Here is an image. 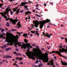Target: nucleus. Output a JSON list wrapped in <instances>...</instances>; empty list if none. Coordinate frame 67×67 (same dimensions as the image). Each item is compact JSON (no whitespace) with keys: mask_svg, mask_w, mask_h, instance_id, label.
Segmentation results:
<instances>
[{"mask_svg":"<svg viewBox=\"0 0 67 67\" xmlns=\"http://www.w3.org/2000/svg\"><path fill=\"white\" fill-rule=\"evenodd\" d=\"M36 63H38V60H36Z\"/></svg>","mask_w":67,"mask_h":67,"instance_id":"obj_52","label":"nucleus"},{"mask_svg":"<svg viewBox=\"0 0 67 67\" xmlns=\"http://www.w3.org/2000/svg\"><path fill=\"white\" fill-rule=\"evenodd\" d=\"M21 25V24H19V25H18L19 27L20 28V27H22V26Z\"/></svg>","mask_w":67,"mask_h":67,"instance_id":"obj_34","label":"nucleus"},{"mask_svg":"<svg viewBox=\"0 0 67 67\" xmlns=\"http://www.w3.org/2000/svg\"><path fill=\"white\" fill-rule=\"evenodd\" d=\"M4 18H5L6 21H9V19L7 18V16H5L4 17Z\"/></svg>","mask_w":67,"mask_h":67,"instance_id":"obj_27","label":"nucleus"},{"mask_svg":"<svg viewBox=\"0 0 67 67\" xmlns=\"http://www.w3.org/2000/svg\"><path fill=\"white\" fill-rule=\"evenodd\" d=\"M13 65H15V66H18V65H17V64H16V63H15L13 64Z\"/></svg>","mask_w":67,"mask_h":67,"instance_id":"obj_39","label":"nucleus"},{"mask_svg":"<svg viewBox=\"0 0 67 67\" xmlns=\"http://www.w3.org/2000/svg\"><path fill=\"white\" fill-rule=\"evenodd\" d=\"M59 55H60V56H62V57H63L64 58H65V59H67V58L66 56H64V55H63L60 54V53L59 54Z\"/></svg>","mask_w":67,"mask_h":67,"instance_id":"obj_15","label":"nucleus"},{"mask_svg":"<svg viewBox=\"0 0 67 67\" xmlns=\"http://www.w3.org/2000/svg\"><path fill=\"white\" fill-rule=\"evenodd\" d=\"M62 52H63V50L60 49V50H59V52L57 51L55 52V51H52V53H57V54H58V55H59V54H60V53H62Z\"/></svg>","mask_w":67,"mask_h":67,"instance_id":"obj_6","label":"nucleus"},{"mask_svg":"<svg viewBox=\"0 0 67 67\" xmlns=\"http://www.w3.org/2000/svg\"><path fill=\"white\" fill-rule=\"evenodd\" d=\"M20 23V21H19L18 22V23H17V25H16V26H17V25H19V24Z\"/></svg>","mask_w":67,"mask_h":67,"instance_id":"obj_38","label":"nucleus"},{"mask_svg":"<svg viewBox=\"0 0 67 67\" xmlns=\"http://www.w3.org/2000/svg\"><path fill=\"white\" fill-rule=\"evenodd\" d=\"M20 9H18L16 11V12L15 13V14H18V13L20 12Z\"/></svg>","mask_w":67,"mask_h":67,"instance_id":"obj_22","label":"nucleus"},{"mask_svg":"<svg viewBox=\"0 0 67 67\" xmlns=\"http://www.w3.org/2000/svg\"><path fill=\"white\" fill-rule=\"evenodd\" d=\"M4 31V29H3L2 30H1V31L2 32H3Z\"/></svg>","mask_w":67,"mask_h":67,"instance_id":"obj_42","label":"nucleus"},{"mask_svg":"<svg viewBox=\"0 0 67 67\" xmlns=\"http://www.w3.org/2000/svg\"><path fill=\"white\" fill-rule=\"evenodd\" d=\"M11 31L12 32H13L14 31H17V30L16 29H13L11 30Z\"/></svg>","mask_w":67,"mask_h":67,"instance_id":"obj_32","label":"nucleus"},{"mask_svg":"<svg viewBox=\"0 0 67 67\" xmlns=\"http://www.w3.org/2000/svg\"><path fill=\"white\" fill-rule=\"evenodd\" d=\"M18 45L19 46H22V43H20V42H18Z\"/></svg>","mask_w":67,"mask_h":67,"instance_id":"obj_25","label":"nucleus"},{"mask_svg":"<svg viewBox=\"0 0 67 67\" xmlns=\"http://www.w3.org/2000/svg\"><path fill=\"white\" fill-rule=\"evenodd\" d=\"M35 15L38 17H39V18H41V16L36 14H35Z\"/></svg>","mask_w":67,"mask_h":67,"instance_id":"obj_33","label":"nucleus"},{"mask_svg":"<svg viewBox=\"0 0 67 67\" xmlns=\"http://www.w3.org/2000/svg\"><path fill=\"white\" fill-rule=\"evenodd\" d=\"M13 54H14V55H15V54H16H16H17V53H16V52H13Z\"/></svg>","mask_w":67,"mask_h":67,"instance_id":"obj_47","label":"nucleus"},{"mask_svg":"<svg viewBox=\"0 0 67 67\" xmlns=\"http://www.w3.org/2000/svg\"><path fill=\"white\" fill-rule=\"evenodd\" d=\"M44 6H45V7H46V5H46V3L44 4Z\"/></svg>","mask_w":67,"mask_h":67,"instance_id":"obj_59","label":"nucleus"},{"mask_svg":"<svg viewBox=\"0 0 67 67\" xmlns=\"http://www.w3.org/2000/svg\"><path fill=\"white\" fill-rule=\"evenodd\" d=\"M3 5V4H0V8H2L1 7H2V6Z\"/></svg>","mask_w":67,"mask_h":67,"instance_id":"obj_35","label":"nucleus"},{"mask_svg":"<svg viewBox=\"0 0 67 67\" xmlns=\"http://www.w3.org/2000/svg\"><path fill=\"white\" fill-rule=\"evenodd\" d=\"M39 32V31H36V35H38V36H39V35H40V34H38V33Z\"/></svg>","mask_w":67,"mask_h":67,"instance_id":"obj_21","label":"nucleus"},{"mask_svg":"<svg viewBox=\"0 0 67 67\" xmlns=\"http://www.w3.org/2000/svg\"><path fill=\"white\" fill-rule=\"evenodd\" d=\"M50 63H51V62H49V63H48L47 64V65H49L51 64H50Z\"/></svg>","mask_w":67,"mask_h":67,"instance_id":"obj_41","label":"nucleus"},{"mask_svg":"<svg viewBox=\"0 0 67 67\" xmlns=\"http://www.w3.org/2000/svg\"><path fill=\"white\" fill-rule=\"evenodd\" d=\"M38 4H36V7H38Z\"/></svg>","mask_w":67,"mask_h":67,"instance_id":"obj_55","label":"nucleus"},{"mask_svg":"<svg viewBox=\"0 0 67 67\" xmlns=\"http://www.w3.org/2000/svg\"><path fill=\"white\" fill-rule=\"evenodd\" d=\"M9 34H10L11 35H12V36H14V38H15V39L16 41H18V38H19V35H16V37L15 36H14V35L11 34V33H9Z\"/></svg>","mask_w":67,"mask_h":67,"instance_id":"obj_8","label":"nucleus"},{"mask_svg":"<svg viewBox=\"0 0 67 67\" xmlns=\"http://www.w3.org/2000/svg\"><path fill=\"white\" fill-rule=\"evenodd\" d=\"M15 27H16V28H18V29H20V27H19L18 25V26Z\"/></svg>","mask_w":67,"mask_h":67,"instance_id":"obj_40","label":"nucleus"},{"mask_svg":"<svg viewBox=\"0 0 67 67\" xmlns=\"http://www.w3.org/2000/svg\"><path fill=\"white\" fill-rule=\"evenodd\" d=\"M13 10H14V12H15L16 11V10L15 8H14Z\"/></svg>","mask_w":67,"mask_h":67,"instance_id":"obj_49","label":"nucleus"},{"mask_svg":"<svg viewBox=\"0 0 67 67\" xmlns=\"http://www.w3.org/2000/svg\"><path fill=\"white\" fill-rule=\"evenodd\" d=\"M33 36V34H31L30 35V36Z\"/></svg>","mask_w":67,"mask_h":67,"instance_id":"obj_60","label":"nucleus"},{"mask_svg":"<svg viewBox=\"0 0 67 67\" xmlns=\"http://www.w3.org/2000/svg\"><path fill=\"white\" fill-rule=\"evenodd\" d=\"M46 55H48V53H46Z\"/></svg>","mask_w":67,"mask_h":67,"instance_id":"obj_64","label":"nucleus"},{"mask_svg":"<svg viewBox=\"0 0 67 67\" xmlns=\"http://www.w3.org/2000/svg\"><path fill=\"white\" fill-rule=\"evenodd\" d=\"M10 22H12V23L13 25H15V24H16V23L17 21H18V20L17 19H15L14 20H13V19H12V18L10 19Z\"/></svg>","mask_w":67,"mask_h":67,"instance_id":"obj_4","label":"nucleus"},{"mask_svg":"<svg viewBox=\"0 0 67 67\" xmlns=\"http://www.w3.org/2000/svg\"><path fill=\"white\" fill-rule=\"evenodd\" d=\"M7 26H10V25H9V23H7Z\"/></svg>","mask_w":67,"mask_h":67,"instance_id":"obj_37","label":"nucleus"},{"mask_svg":"<svg viewBox=\"0 0 67 67\" xmlns=\"http://www.w3.org/2000/svg\"><path fill=\"white\" fill-rule=\"evenodd\" d=\"M50 65L51 66H53L54 65V62H53V61H52L51 62V63H50Z\"/></svg>","mask_w":67,"mask_h":67,"instance_id":"obj_23","label":"nucleus"},{"mask_svg":"<svg viewBox=\"0 0 67 67\" xmlns=\"http://www.w3.org/2000/svg\"><path fill=\"white\" fill-rule=\"evenodd\" d=\"M44 36H47V37H48V38H51V36H50V35H48V34H44Z\"/></svg>","mask_w":67,"mask_h":67,"instance_id":"obj_18","label":"nucleus"},{"mask_svg":"<svg viewBox=\"0 0 67 67\" xmlns=\"http://www.w3.org/2000/svg\"><path fill=\"white\" fill-rule=\"evenodd\" d=\"M65 42L67 43V38H65Z\"/></svg>","mask_w":67,"mask_h":67,"instance_id":"obj_48","label":"nucleus"},{"mask_svg":"<svg viewBox=\"0 0 67 67\" xmlns=\"http://www.w3.org/2000/svg\"><path fill=\"white\" fill-rule=\"evenodd\" d=\"M2 49H5V48L4 47H1Z\"/></svg>","mask_w":67,"mask_h":67,"instance_id":"obj_44","label":"nucleus"},{"mask_svg":"<svg viewBox=\"0 0 67 67\" xmlns=\"http://www.w3.org/2000/svg\"><path fill=\"white\" fill-rule=\"evenodd\" d=\"M5 48V47H7V45L6 44H5L4 46H3Z\"/></svg>","mask_w":67,"mask_h":67,"instance_id":"obj_50","label":"nucleus"},{"mask_svg":"<svg viewBox=\"0 0 67 67\" xmlns=\"http://www.w3.org/2000/svg\"><path fill=\"white\" fill-rule=\"evenodd\" d=\"M7 57H8V58H9V57L10 58H12V57L10 56H7V55H6V56L5 57V58H7Z\"/></svg>","mask_w":67,"mask_h":67,"instance_id":"obj_26","label":"nucleus"},{"mask_svg":"<svg viewBox=\"0 0 67 67\" xmlns=\"http://www.w3.org/2000/svg\"><path fill=\"white\" fill-rule=\"evenodd\" d=\"M10 44L9 43H7V45H10Z\"/></svg>","mask_w":67,"mask_h":67,"instance_id":"obj_61","label":"nucleus"},{"mask_svg":"<svg viewBox=\"0 0 67 67\" xmlns=\"http://www.w3.org/2000/svg\"><path fill=\"white\" fill-rule=\"evenodd\" d=\"M54 58H55V59H56V58H57V57H56V56H54Z\"/></svg>","mask_w":67,"mask_h":67,"instance_id":"obj_57","label":"nucleus"},{"mask_svg":"<svg viewBox=\"0 0 67 67\" xmlns=\"http://www.w3.org/2000/svg\"><path fill=\"white\" fill-rule=\"evenodd\" d=\"M9 33H9V32H7L6 33V34H7V35L6 34L4 35H5V36H8V35H9V34H10V35H11V34H9Z\"/></svg>","mask_w":67,"mask_h":67,"instance_id":"obj_24","label":"nucleus"},{"mask_svg":"<svg viewBox=\"0 0 67 67\" xmlns=\"http://www.w3.org/2000/svg\"><path fill=\"white\" fill-rule=\"evenodd\" d=\"M31 33H32L33 34H35L36 35V31H31Z\"/></svg>","mask_w":67,"mask_h":67,"instance_id":"obj_28","label":"nucleus"},{"mask_svg":"<svg viewBox=\"0 0 67 67\" xmlns=\"http://www.w3.org/2000/svg\"><path fill=\"white\" fill-rule=\"evenodd\" d=\"M12 43H14L16 45H18V42H16V41H15V40H14L13 41H12Z\"/></svg>","mask_w":67,"mask_h":67,"instance_id":"obj_14","label":"nucleus"},{"mask_svg":"<svg viewBox=\"0 0 67 67\" xmlns=\"http://www.w3.org/2000/svg\"><path fill=\"white\" fill-rule=\"evenodd\" d=\"M32 25H33L34 26H35V27H38L39 23H36L34 24V23H33V24H32Z\"/></svg>","mask_w":67,"mask_h":67,"instance_id":"obj_12","label":"nucleus"},{"mask_svg":"<svg viewBox=\"0 0 67 67\" xmlns=\"http://www.w3.org/2000/svg\"><path fill=\"white\" fill-rule=\"evenodd\" d=\"M27 51V52H29V51H30V50H29V49H27L26 50Z\"/></svg>","mask_w":67,"mask_h":67,"instance_id":"obj_63","label":"nucleus"},{"mask_svg":"<svg viewBox=\"0 0 67 67\" xmlns=\"http://www.w3.org/2000/svg\"><path fill=\"white\" fill-rule=\"evenodd\" d=\"M25 4H28V3L27 2H22L21 3V5L22 6V7H23V6H24V8H26V9L27 8V5H25Z\"/></svg>","mask_w":67,"mask_h":67,"instance_id":"obj_5","label":"nucleus"},{"mask_svg":"<svg viewBox=\"0 0 67 67\" xmlns=\"http://www.w3.org/2000/svg\"><path fill=\"white\" fill-rule=\"evenodd\" d=\"M6 11H7L9 12V9L8 8H6Z\"/></svg>","mask_w":67,"mask_h":67,"instance_id":"obj_36","label":"nucleus"},{"mask_svg":"<svg viewBox=\"0 0 67 67\" xmlns=\"http://www.w3.org/2000/svg\"><path fill=\"white\" fill-rule=\"evenodd\" d=\"M12 41L11 38H9L8 37H7L6 38V40L5 41V42H10V41Z\"/></svg>","mask_w":67,"mask_h":67,"instance_id":"obj_10","label":"nucleus"},{"mask_svg":"<svg viewBox=\"0 0 67 67\" xmlns=\"http://www.w3.org/2000/svg\"><path fill=\"white\" fill-rule=\"evenodd\" d=\"M5 51H7H7H9V49H8V48H6L5 49Z\"/></svg>","mask_w":67,"mask_h":67,"instance_id":"obj_45","label":"nucleus"},{"mask_svg":"<svg viewBox=\"0 0 67 67\" xmlns=\"http://www.w3.org/2000/svg\"><path fill=\"white\" fill-rule=\"evenodd\" d=\"M61 62L62 65H64V66H66V65H67V62H66H66L64 63L63 61H62Z\"/></svg>","mask_w":67,"mask_h":67,"instance_id":"obj_16","label":"nucleus"},{"mask_svg":"<svg viewBox=\"0 0 67 67\" xmlns=\"http://www.w3.org/2000/svg\"><path fill=\"white\" fill-rule=\"evenodd\" d=\"M20 64H21V65H22V64H23V62H21L20 63Z\"/></svg>","mask_w":67,"mask_h":67,"instance_id":"obj_51","label":"nucleus"},{"mask_svg":"<svg viewBox=\"0 0 67 67\" xmlns=\"http://www.w3.org/2000/svg\"><path fill=\"white\" fill-rule=\"evenodd\" d=\"M25 43L24 42H23L22 44H23L21 46L22 47H21V49H22L23 48V49H24V48L25 47L24 46V45L25 44H24Z\"/></svg>","mask_w":67,"mask_h":67,"instance_id":"obj_19","label":"nucleus"},{"mask_svg":"<svg viewBox=\"0 0 67 67\" xmlns=\"http://www.w3.org/2000/svg\"><path fill=\"white\" fill-rule=\"evenodd\" d=\"M6 13L7 14H8V13H9V12L6 11Z\"/></svg>","mask_w":67,"mask_h":67,"instance_id":"obj_53","label":"nucleus"},{"mask_svg":"<svg viewBox=\"0 0 67 67\" xmlns=\"http://www.w3.org/2000/svg\"><path fill=\"white\" fill-rule=\"evenodd\" d=\"M63 47H64V48H65V47H66V45H64L63 46Z\"/></svg>","mask_w":67,"mask_h":67,"instance_id":"obj_56","label":"nucleus"},{"mask_svg":"<svg viewBox=\"0 0 67 67\" xmlns=\"http://www.w3.org/2000/svg\"><path fill=\"white\" fill-rule=\"evenodd\" d=\"M34 57H35V55H33L32 56L30 55L29 56V58H31V59H32V60H35V58H34Z\"/></svg>","mask_w":67,"mask_h":67,"instance_id":"obj_9","label":"nucleus"},{"mask_svg":"<svg viewBox=\"0 0 67 67\" xmlns=\"http://www.w3.org/2000/svg\"><path fill=\"white\" fill-rule=\"evenodd\" d=\"M15 51H19V49H16Z\"/></svg>","mask_w":67,"mask_h":67,"instance_id":"obj_54","label":"nucleus"},{"mask_svg":"<svg viewBox=\"0 0 67 67\" xmlns=\"http://www.w3.org/2000/svg\"><path fill=\"white\" fill-rule=\"evenodd\" d=\"M47 27H48V28L50 27V26L49 25V26H47Z\"/></svg>","mask_w":67,"mask_h":67,"instance_id":"obj_62","label":"nucleus"},{"mask_svg":"<svg viewBox=\"0 0 67 67\" xmlns=\"http://www.w3.org/2000/svg\"><path fill=\"white\" fill-rule=\"evenodd\" d=\"M2 35H1V37H2V36H3V35H5V34L4 32H2Z\"/></svg>","mask_w":67,"mask_h":67,"instance_id":"obj_29","label":"nucleus"},{"mask_svg":"<svg viewBox=\"0 0 67 67\" xmlns=\"http://www.w3.org/2000/svg\"><path fill=\"white\" fill-rule=\"evenodd\" d=\"M36 47L38 49V52H37L36 54V56H39L42 55L41 57L42 58H43L42 59V60H43V62H46L47 63L48 62V60H49L48 58H46L45 57V55L44 54V53H42V51H41V49H39V47L38 46H36Z\"/></svg>","mask_w":67,"mask_h":67,"instance_id":"obj_1","label":"nucleus"},{"mask_svg":"<svg viewBox=\"0 0 67 67\" xmlns=\"http://www.w3.org/2000/svg\"><path fill=\"white\" fill-rule=\"evenodd\" d=\"M60 46H58V47H59V50H60V49H62V51L63 52H62V53H63V52H65V53H67V49H65L64 48H63L62 47L63 46V44L62 43H61L59 44Z\"/></svg>","mask_w":67,"mask_h":67,"instance_id":"obj_3","label":"nucleus"},{"mask_svg":"<svg viewBox=\"0 0 67 67\" xmlns=\"http://www.w3.org/2000/svg\"><path fill=\"white\" fill-rule=\"evenodd\" d=\"M29 34H30L29 33V32H28L27 35V34L25 33L24 34V35H23V36H24L25 38H28V36H27V35H29Z\"/></svg>","mask_w":67,"mask_h":67,"instance_id":"obj_13","label":"nucleus"},{"mask_svg":"<svg viewBox=\"0 0 67 67\" xmlns=\"http://www.w3.org/2000/svg\"><path fill=\"white\" fill-rule=\"evenodd\" d=\"M0 14H1L2 15V16H3L4 18V16H6L5 15H6V14H7L6 13V11H5L4 13L1 12L0 13Z\"/></svg>","mask_w":67,"mask_h":67,"instance_id":"obj_11","label":"nucleus"},{"mask_svg":"<svg viewBox=\"0 0 67 67\" xmlns=\"http://www.w3.org/2000/svg\"><path fill=\"white\" fill-rule=\"evenodd\" d=\"M50 20L48 19H46V20L45 21L44 20H43L40 23V29H42L44 25V24L45 23H47V22H50Z\"/></svg>","mask_w":67,"mask_h":67,"instance_id":"obj_2","label":"nucleus"},{"mask_svg":"<svg viewBox=\"0 0 67 67\" xmlns=\"http://www.w3.org/2000/svg\"><path fill=\"white\" fill-rule=\"evenodd\" d=\"M25 45H24V49H25L26 48H30V43H27V45H26V44H25V43H24Z\"/></svg>","mask_w":67,"mask_h":67,"instance_id":"obj_7","label":"nucleus"},{"mask_svg":"<svg viewBox=\"0 0 67 67\" xmlns=\"http://www.w3.org/2000/svg\"><path fill=\"white\" fill-rule=\"evenodd\" d=\"M8 48V49L9 51H10V50H11V48L10 47Z\"/></svg>","mask_w":67,"mask_h":67,"instance_id":"obj_43","label":"nucleus"},{"mask_svg":"<svg viewBox=\"0 0 67 67\" xmlns=\"http://www.w3.org/2000/svg\"><path fill=\"white\" fill-rule=\"evenodd\" d=\"M41 50H42V51H44V49L43 48H42Z\"/></svg>","mask_w":67,"mask_h":67,"instance_id":"obj_58","label":"nucleus"},{"mask_svg":"<svg viewBox=\"0 0 67 67\" xmlns=\"http://www.w3.org/2000/svg\"><path fill=\"white\" fill-rule=\"evenodd\" d=\"M30 13H32L31 12L29 11H28L27 12H26L25 13V14H26V15H27L28 14H30Z\"/></svg>","mask_w":67,"mask_h":67,"instance_id":"obj_20","label":"nucleus"},{"mask_svg":"<svg viewBox=\"0 0 67 67\" xmlns=\"http://www.w3.org/2000/svg\"><path fill=\"white\" fill-rule=\"evenodd\" d=\"M16 55L17 56L20 55V56H22V54H21L19 53H17Z\"/></svg>","mask_w":67,"mask_h":67,"instance_id":"obj_31","label":"nucleus"},{"mask_svg":"<svg viewBox=\"0 0 67 67\" xmlns=\"http://www.w3.org/2000/svg\"><path fill=\"white\" fill-rule=\"evenodd\" d=\"M22 59H23V58H19V57H16V59H17L18 60H22Z\"/></svg>","mask_w":67,"mask_h":67,"instance_id":"obj_17","label":"nucleus"},{"mask_svg":"<svg viewBox=\"0 0 67 67\" xmlns=\"http://www.w3.org/2000/svg\"><path fill=\"white\" fill-rule=\"evenodd\" d=\"M10 13L11 14H13V12L12 11H11Z\"/></svg>","mask_w":67,"mask_h":67,"instance_id":"obj_46","label":"nucleus"},{"mask_svg":"<svg viewBox=\"0 0 67 67\" xmlns=\"http://www.w3.org/2000/svg\"><path fill=\"white\" fill-rule=\"evenodd\" d=\"M24 41L25 42V43H27V42H28V40H26V38H25V39Z\"/></svg>","mask_w":67,"mask_h":67,"instance_id":"obj_30","label":"nucleus"}]
</instances>
